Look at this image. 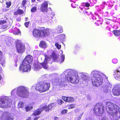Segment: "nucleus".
I'll return each instance as SVG.
<instances>
[{
	"instance_id": "nucleus-1",
	"label": "nucleus",
	"mask_w": 120,
	"mask_h": 120,
	"mask_svg": "<svg viewBox=\"0 0 120 120\" xmlns=\"http://www.w3.org/2000/svg\"><path fill=\"white\" fill-rule=\"evenodd\" d=\"M106 107L107 112L113 117V120H117L120 118V114L118 113V110L115 108L114 103L107 102L106 103Z\"/></svg>"
},
{
	"instance_id": "nucleus-2",
	"label": "nucleus",
	"mask_w": 120,
	"mask_h": 120,
	"mask_svg": "<svg viewBox=\"0 0 120 120\" xmlns=\"http://www.w3.org/2000/svg\"><path fill=\"white\" fill-rule=\"evenodd\" d=\"M33 60V57L30 55L26 56L23 60L22 64L19 67V70L20 71L24 72L30 71L31 66L30 64L31 63Z\"/></svg>"
},
{
	"instance_id": "nucleus-3",
	"label": "nucleus",
	"mask_w": 120,
	"mask_h": 120,
	"mask_svg": "<svg viewBox=\"0 0 120 120\" xmlns=\"http://www.w3.org/2000/svg\"><path fill=\"white\" fill-rule=\"evenodd\" d=\"M50 31V30L49 28L43 30L35 28L33 31V34L36 38H44L49 35Z\"/></svg>"
},
{
	"instance_id": "nucleus-4",
	"label": "nucleus",
	"mask_w": 120,
	"mask_h": 120,
	"mask_svg": "<svg viewBox=\"0 0 120 120\" xmlns=\"http://www.w3.org/2000/svg\"><path fill=\"white\" fill-rule=\"evenodd\" d=\"M50 87V84L45 81H41L36 85L35 89L40 93L45 92L49 89Z\"/></svg>"
},
{
	"instance_id": "nucleus-5",
	"label": "nucleus",
	"mask_w": 120,
	"mask_h": 120,
	"mask_svg": "<svg viewBox=\"0 0 120 120\" xmlns=\"http://www.w3.org/2000/svg\"><path fill=\"white\" fill-rule=\"evenodd\" d=\"M91 80L93 85L96 87H99L102 85L103 83L102 77L97 72H95L93 74Z\"/></svg>"
},
{
	"instance_id": "nucleus-6",
	"label": "nucleus",
	"mask_w": 120,
	"mask_h": 120,
	"mask_svg": "<svg viewBox=\"0 0 120 120\" xmlns=\"http://www.w3.org/2000/svg\"><path fill=\"white\" fill-rule=\"evenodd\" d=\"M93 110L96 115L101 116L104 112V106L102 103H98L94 106Z\"/></svg>"
},
{
	"instance_id": "nucleus-7",
	"label": "nucleus",
	"mask_w": 120,
	"mask_h": 120,
	"mask_svg": "<svg viewBox=\"0 0 120 120\" xmlns=\"http://www.w3.org/2000/svg\"><path fill=\"white\" fill-rule=\"evenodd\" d=\"M17 94L19 96L23 98H27L30 93L28 90L23 86L20 87L17 90Z\"/></svg>"
},
{
	"instance_id": "nucleus-8",
	"label": "nucleus",
	"mask_w": 120,
	"mask_h": 120,
	"mask_svg": "<svg viewBox=\"0 0 120 120\" xmlns=\"http://www.w3.org/2000/svg\"><path fill=\"white\" fill-rule=\"evenodd\" d=\"M11 102L8 97H5L3 99H0V107L4 108H7L9 106Z\"/></svg>"
},
{
	"instance_id": "nucleus-9",
	"label": "nucleus",
	"mask_w": 120,
	"mask_h": 120,
	"mask_svg": "<svg viewBox=\"0 0 120 120\" xmlns=\"http://www.w3.org/2000/svg\"><path fill=\"white\" fill-rule=\"evenodd\" d=\"M15 47L17 52L19 53H23L25 49V46L24 44L18 41H16Z\"/></svg>"
},
{
	"instance_id": "nucleus-10",
	"label": "nucleus",
	"mask_w": 120,
	"mask_h": 120,
	"mask_svg": "<svg viewBox=\"0 0 120 120\" xmlns=\"http://www.w3.org/2000/svg\"><path fill=\"white\" fill-rule=\"evenodd\" d=\"M112 94L115 96H117L120 95V85L115 86L112 90Z\"/></svg>"
},
{
	"instance_id": "nucleus-11",
	"label": "nucleus",
	"mask_w": 120,
	"mask_h": 120,
	"mask_svg": "<svg viewBox=\"0 0 120 120\" xmlns=\"http://www.w3.org/2000/svg\"><path fill=\"white\" fill-rule=\"evenodd\" d=\"M62 99L66 102L72 103L75 101L73 97L62 96Z\"/></svg>"
},
{
	"instance_id": "nucleus-12",
	"label": "nucleus",
	"mask_w": 120,
	"mask_h": 120,
	"mask_svg": "<svg viewBox=\"0 0 120 120\" xmlns=\"http://www.w3.org/2000/svg\"><path fill=\"white\" fill-rule=\"evenodd\" d=\"M113 75L115 78L120 81V67L114 71Z\"/></svg>"
},
{
	"instance_id": "nucleus-13",
	"label": "nucleus",
	"mask_w": 120,
	"mask_h": 120,
	"mask_svg": "<svg viewBox=\"0 0 120 120\" xmlns=\"http://www.w3.org/2000/svg\"><path fill=\"white\" fill-rule=\"evenodd\" d=\"M48 6L47 2L45 1L41 5L40 9L41 11L42 12H46L47 10Z\"/></svg>"
},
{
	"instance_id": "nucleus-14",
	"label": "nucleus",
	"mask_w": 120,
	"mask_h": 120,
	"mask_svg": "<svg viewBox=\"0 0 120 120\" xmlns=\"http://www.w3.org/2000/svg\"><path fill=\"white\" fill-rule=\"evenodd\" d=\"M42 111L44 110L46 112H49L52 108V104H49L48 106L45 105L41 108Z\"/></svg>"
},
{
	"instance_id": "nucleus-15",
	"label": "nucleus",
	"mask_w": 120,
	"mask_h": 120,
	"mask_svg": "<svg viewBox=\"0 0 120 120\" xmlns=\"http://www.w3.org/2000/svg\"><path fill=\"white\" fill-rule=\"evenodd\" d=\"M42 112L41 108H38L34 111L32 115L34 116H38Z\"/></svg>"
},
{
	"instance_id": "nucleus-16",
	"label": "nucleus",
	"mask_w": 120,
	"mask_h": 120,
	"mask_svg": "<svg viewBox=\"0 0 120 120\" xmlns=\"http://www.w3.org/2000/svg\"><path fill=\"white\" fill-rule=\"evenodd\" d=\"M48 63V60L47 58V57H45L44 60L43 62L42 63H40L42 66L45 69H47L48 67L47 66V64Z\"/></svg>"
},
{
	"instance_id": "nucleus-17",
	"label": "nucleus",
	"mask_w": 120,
	"mask_h": 120,
	"mask_svg": "<svg viewBox=\"0 0 120 120\" xmlns=\"http://www.w3.org/2000/svg\"><path fill=\"white\" fill-rule=\"evenodd\" d=\"M39 46L42 48H46L47 46L46 42L43 41H41L39 44Z\"/></svg>"
},
{
	"instance_id": "nucleus-18",
	"label": "nucleus",
	"mask_w": 120,
	"mask_h": 120,
	"mask_svg": "<svg viewBox=\"0 0 120 120\" xmlns=\"http://www.w3.org/2000/svg\"><path fill=\"white\" fill-rule=\"evenodd\" d=\"M24 12L23 11L20 9H18L16 11L14 12V15H20L23 14Z\"/></svg>"
},
{
	"instance_id": "nucleus-19",
	"label": "nucleus",
	"mask_w": 120,
	"mask_h": 120,
	"mask_svg": "<svg viewBox=\"0 0 120 120\" xmlns=\"http://www.w3.org/2000/svg\"><path fill=\"white\" fill-rule=\"evenodd\" d=\"M50 17H49V19L52 21H55L56 20L55 17L54 16V14L51 13L50 14Z\"/></svg>"
},
{
	"instance_id": "nucleus-20",
	"label": "nucleus",
	"mask_w": 120,
	"mask_h": 120,
	"mask_svg": "<svg viewBox=\"0 0 120 120\" xmlns=\"http://www.w3.org/2000/svg\"><path fill=\"white\" fill-rule=\"evenodd\" d=\"M60 40L63 41L65 39V35L64 34H61L58 36Z\"/></svg>"
},
{
	"instance_id": "nucleus-21",
	"label": "nucleus",
	"mask_w": 120,
	"mask_h": 120,
	"mask_svg": "<svg viewBox=\"0 0 120 120\" xmlns=\"http://www.w3.org/2000/svg\"><path fill=\"white\" fill-rule=\"evenodd\" d=\"M66 79L68 82H70L72 83V82L73 80V79L71 77H69L68 75L66 77Z\"/></svg>"
},
{
	"instance_id": "nucleus-22",
	"label": "nucleus",
	"mask_w": 120,
	"mask_h": 120,
	"mask_svg": "<svg viewBox=\"0 0 120 120\" xmlns=\"http://www.w3.org/2000/svg\"><path fill=\"white\" fill-rule=\"evenodd\" d=\"M8 115L6 117L5 120H12V118L10 113L7 112Z\"/></svg>"
},
{
	"instance_id": "nucleus-23",
	"label": "nucleus",
	"mask_w": 120,
	"mask_h": 120,
	"mask_svg": "<svg viewBox=\"0 0 120 120\" xmlns=\"http://www.w3.org/2000/svg\"><path fill=\"white\" fill-rule=\"evenodd\" d=\"M57 32L58 33H61L63 31L62 27L60 26H59L57 29Z\"/></svg>"
},
{
	"instance_id": "nucleus-24",
	"label": "nucleus",
	"mask_w": 120,
	"mask_h": 120,
	"mask_svg": "<svg viewBox=\"0 0 120 120\" xmlns=\"http://www.w3.org/2000/svg\"><path fill=\"white\" fill-rule=\"evenodd\" d=\"M51 57L54 59V60H56L58 57L55 53L54 52H53L51 55Z\"/></svg>"
},
{
	"instance_id": "nucleus-25",
	"label": "nucleus",
	"mask_w": 120,
	"mask_h": 120,
	"mask_svg": "<svg viewBox=\"0 0 120 120\" xmlns=\"http://www.w3.org/2000/svg\"><path fill=\"white\" fill-rule=\"evenodd\" d=\"M79 78L78 76H77L75 77V78L74 81H72V83L75 84H77L78 82L79 81Z\"/></svg>"
},
{
	"instance_id": "nucleus-26",
	"label": "nucleus",
	"mask_w": 120,
	"mask_h": 120,
	"mask_svg": "<svg viewBox=\"0 0 120 120\" xmlns=\"http://www.w3.org/2000/svg\"><path fill=\"white\" fill-rule=\"evenodd\" d=\"M68 106V109H73L75 108V105L74 104H71L69 105Z\"/></svg>"
},
{
	"instance_id": "nucleus-27",
	"label": "nucleus",
	"mask_w": 120,
	"mask_h": 120,
	"mask_svg": "<svg viewBox=\"0 0 120 120\" xmlns=\"http://www.w3.org/2000/svg\"><path fill=\"white\" fill-rule=\"evenodd\" d=\"M68 112V110L67 109H64L62 110L60 112V114L61 115H64L66 114Z\"/></svg>"
},
{
	"instance_id": "nucleus-28",
	"label": "nucleus",
	"mask_w": 120,
	"mask_h": 120,
	"mask_svg": "<svg viewBox=\"0 0 120 120\" xmlns=\"http://www.w3.org/2000/svg\"><path fill=\"white\" fill-rule=\"evenodd\" d=\"M5 4L6 5V7L7 8H9L11 5V2L10 1L7 2Z\"/></svg>"
},
{
	"instance_id": "nucleus-29",
	"label": "nucleus",
	"mask_w": 120,
	"mask_h": 120,
	"mask_svg": "<svg viewBox=\"0 0 120 120\" xmlns=\"http://www.w3.org/2000/svg\"><path fill=\"white\" fill-rule=\"evenodd\" d=\"M33 107L32 106L30 107L29 106H27L25 108V109L26 112H28L30 111L32 109Z\"/></svg>"
},
{
	"instance_id": "nucleus-30",
	"label": "nucleus",
	"mask_w": 120,
	"mask_h": 120,
	"mask_svg": "<svg viewBox=\"0 0 120 120\" xmlns=\"http://www.w3.org/2000/svg\"><path fill=\"white\" fill-rule=\"evenodd\" d=\"M24 105L23 103L21 101H19L18 104V107L20 108L22 107Z\"/></svg>"
},
{
	"instance_id": "nucleus-31",
	"label": "nucleus",
	"mask_w": 120,
	"mask_h": 120,
	"mask_svg": "<svg viewBox=\"0 0 120 120\" xmlns=\"http://www.w3.org/2000/svg\"><path fill=\"white\" fill-rule=\"evenodd\" d=\"M27 1L26 0H23L22 2L21 5L22 7H24L26 4Z\"/></svg>"
},
{
	"instance_id": "nucleus-32",
	"label": "nucleus",
	"mask_w": 120,
	"mask_h": 120,
	"mask_svg": "<svg viewBox=\"0 0 120 120\" xmlns=\"http://www.w3.org/2000/svg\"><path fill=\"white\" fill-rule=\"evenodd\" d=\"M57 102L58 105H60L63 104L64 102L61 99H59L57 100Z\"/></svg>"
},
{
	"instance_id": "nucleus-33",
	"label": "nucleus",
	"mask_w": 120,
	"mask_h": 120,
	"mask_svg": "<svg viewBox=\"0 0 120 120\" xmlns=\"http://www.w3.org/2000/svg\"><path fill=\"white\" fill-rule=\"evenodd\" d=\"M37 10V8L35 6L33 7L31 10V11L32 13H34L36 12Z\"/></svg>"
},
{
	"instance_id": "nucleus-34",
	"label": "nucleus",
	"mask_w": 120,
	"mask_h": 120,
	"mask_svg": "<svg viewBox=\"0 0 120 120\" xmlns=\"http://www.w3.org/2000/svg\"><path fill=\"white\" fill-rule=\"evenodd\" d=\"M14 32L15 34L16 35L20 33V30L18 29H16L15 30H14Z\"/></svg>"
},
{
	"instance_id": "nucleus-35",
	"label": "nucleus",
	"mask_w": 120,
	"mask_h": 120,
	"mask_svg": "<svg viewBox=\"0 0 120 120\" xmlns=\"http://www.w3.org/2000/svg\"><path fill=\"white\" fill-rule=\"evenodd\" d=\"M41 64H38L36 65L35 68L37 69H39L42 68V67L41 65Z\"/></svg>"
},
{
	"instance_id": "nucleus-36",
	"label": "nucleus",
	"mask_w": 120,
	"mask_h": 120,
	"mask_svg": "<svg viewBox=\"0 0 120 120\" xmlns=\"http://www.w3.org/2000/svg\"><path fill=\"white\" fill-rule=\"evenodd\" d=\"M55 45L58 49H60L61 48V45H59L58 43H56Z\"/></svg>"
},
{
	"instance_id": "nucleus-37",
	"label": "nucleus",
	"mask_w": 120,
	"mask_h": 120,
	"mask_svg": "<svg viewBox=\"0 0 120 120\" xmlns=\"http://www.w3.org/2000/svg\"><path fill=\"white\" fill-rule=\"evenodd\" d=\"M82 79L84 81H86L88 79V77L86 75H83Z\"/></svg>"
},
{
	"instance_id": "nucleus-38",
	"label": "nucleus",
	"mask_w": 120,
	"mask_h": 120,
	"mask_svg": "<svg viewBox=\"0 0 120 120\" xmlns=\"http://www.w3.org/2000/svg\"><path fill=\"white\" fill-rule=\"evenodd\" d=\"M117 60L116 59H113L112 60V62L114 64H116L117 62Z\"/></svg>"
},
{
	"instance_id": "nucleus-39",
	"label": "nucleus",
	"mask_w": 120,
	"mask_h": 120,
	"mask_svg": "<svg viewBox=\"0 0 120 120\" xmlns=\"http://www.w3.org/2000/svg\"><path fill=\"white\" fill-rule=\"evenodd\" d=\"M6 21L5 20H0V25H2L3 24L6 23Z\"/></svg>"
},
{
	"instance_id": "nucleus-40",
	"label": "nucleus",
	"mask_w": 120,
	"mask_h": 120,
	"mask_svg": "<svg viewBox=\"0 0 120 120\" xmlns=\"http://www.w3.org/2000/svg\"><path fill=\"white\" fill-rule=\"evenodd\" d=\"M30 22L29 21L28 22H25L24 23V25L26 27H28L29 23Z\"/></svg>"
},
{
	"instance_id": "nucleus-41",
	"label": "nucleus",
	"mask_w": 120,
	"mask_h": 120,
	"mask_svg": "<svg viewBox=\"0 0 120 120\" xmlns=\"http://www.w3.org/2000/svg\"><path fill=\"white\" fill-rule=\"evenodd\" d=\"M90 5L88 3L86 2L85 4V6L86 7H89L90 6Z\"/></svg>"
},
{
	"instance_id": "nucleus-42",
	"label": "nucleus",
	"mask_w": 120,
	"mask_h": 120,
	"mask_svg": "<svg viewBox=\"0 0 120 120\" xmlns=\"http://www.w3.org/2000/svg\"><path fill=\"white\" fill-rule=\"evenodd\" d=\"M61 58L62 59L61 62H63L64 58V56L63 55H62L61 56Z\"/></svg>"
},
{
	"instance_id": "nucleus-43",
	"label": "nucleus",
	"mask_w": 120,
	"mask_h": 120,
	"mask_svg": "<svg viewBox=\"0 0 120 120\" xmlns=\"http://www.w3.org/2000/svg\"><path fill=\"white\" fill-rule=\"evenodd\" d=\"M83 13L85 14H86V15H88V12L85 10H84L83 11Z\"/></svg>"
},
{
	"instance_id": "nucleus-44",
	"label": "nucleus",
	"mask_w": 120,
	"mask_h": 120,
	"mask_svg": "<svg viewBox=\"0 0 120 120\" xmlns=\"http://www.w3.org/2000/svg\"><path fill=\"white\" fill-rule=\"evenodd\" d=\"M40 117V116L35 117L34 118L33 120H37Z\"/></svg>"
},
{
	"instance_id": "nucleus-45",
	"label": "nucleus",
	"mask_w": 120,
	"mask_h": 120,
	"mask_svg": "<svg viewBox=\"0 0 120 120\" xmlns=\"http://www.w3.org/2000/svg\"><path fill=\"white\" fill-rule=\"evenodd\" d=\"M16 20L18 22H20L21 21V19L20 17H18L16 19Z\"/></svg>"
},
{
	"instance_id": "nucleus-46",
	"label": "nucleus",
	"mask_w": 120,
	"mask_h": 120,
	"mask_svg": "<svg viewBox=\"0 0 120 120\" xmlns=\"http://www.w3.org/2000/svg\"><path fill=\"white\" fill-rule=\"evenodd\" d=\"M7 27V26L6 25H2V28L4 29H5Z\"/></svg>"
},
{
	"instance_id": "nucleus-47",
	"label": "nucleus",
	"mask_w": 120,
	"mask_h": 120,
	"mask_svg": "<svg viewBox=\"0 0 120 120\" xmlns=\"http://www.w3.org/2000/svg\"><path fill=\"white\" fill-rule=\"evenodd\" d=\"M74 5V6H73V4H71V6H72V7L73 8H75L76 7V6H75V4H73Z\"/></svg>"
},
{
	"instance_id": "nucleus-48",
	"label": "nucleus",
	"mask_w": 120,
	"mask_h": 120,
	"mask_svg": "<svg viewBox=\"0 0 120 120\" xmlns=\"http://www.w3.org/2000/svg\"><path fill=\"white\" fill-rule=\"evenodd\" d=\"M35 0H31V2L32 3H33L35 2Z\"/></svg>"
},
{
	"instance_id": "nucleus-49",
	"label": "nucleus",
	"mask_w": 120,
	"mask_h": 120,
	"mask_svg": "<svg viewBox=\"0 0 120 120\" xmlns=\"http://www.w3.org/2000/svg\"><path fill=\"white\" fill-rule=\"evenodd\" d=\"M75 48L76 49H77L78 48H79V47L77 45H76V46H75Z\"/></svg>"
},
{
	"instance_id": "nucleus-50",
	"label": "nucleus",
	"mask_w": 120,
	"mask_h": 120,
	"mask_svg": "<svg viewBox=\"0 0 120 120\" xmlns=\"http://www.w3.org/2000/svg\"><path fill=\"white\" fill-rule=\"evenodd\" d=\"M28 17H25V19L26 20V21L28 19Z\"/></svg>"
},
{
	"instance_id": "nucleus-51",
	"label": "nucleus",
	"mask_w": 120,
	"mask_h": 120,
	"mask_svg": "<svg viewBox=\"0 0 120 120\" xmlns=\"http://www.w3.org/2000/svg\"><path fill=\"white\" fill-rule=\"evenodd\" d=\"M2 78L1 76L0 75V81L1 80V79Z\"/></svg>"
},
{
	"instance_id": "nucleus-52",
	"label": "nucleus",
	"mask_w": 120,
	"mask_h": 120,
	"mask_svg": "<svg viewBox=\"0 0 120 120\" xmlns=\"http://www.w3.org/2000/svg\"><path fill=\"white\" fill-rule=\"evenodd\" d=\"M57 118V119H58V118L57 117H55V119L56 118Z\"/></svg>"
},
{
	"instance_id": "nucleus-53",
	"label": "nucleus",
	"mask_w": 120,
	"mask_h": 120,
	"mask_svg": "<svg viewBox=\"0 0 120 120\" xmlns=\"http://www.w3.org/2000/svg\"><path fill=\"white\" fill-rule=\"evenodd\" d=\"M59 85H61V83H60V84H59Z\"/></svg>"
},
{
	"instance_id": "nucleus-54",
	"label": "nucleus",
	"mask_w": 120,
	"mask_h": 120,
	"mask_svg": "<svg viewBox=\"0 0 120 120\" xmlns=\"http://www.w3.org/2000/svg\"><path fill=\"white\" fill-rule=\"evenodd\" d=\"M101 24V23H100V24Z\"/></svg>"
},
{
	"instance_id": "nucleus-55",
	"label": "nucleus",
	"mask_w": 120,
	"mask_h": 120,
	"mask_svg": "<svg viewBox=\"0 0 120 120\" xmlns=\"http://www.w3.org/2000/svg\"><path fill=\"white\" fill-rule=\"evenodd\" d=\"M103 119H104V118H103V119H102V120H103Z\"/></svg>"
},
{
	"instance_id": "nucleus-56",
	"label": "nucleus",
	"mask_w": 120,
	"mask_h": 120,
	"mask_svg": "<svg viewBox=\"0 0 120 120\" xmlns=\"http://www.w3.org/2000/svg\"><path fill=\"white\" fill-rule=\"evenodd\" d=\"M98 25H99V24L98 23Z\"/></svg>"
},
{
	"instance_id": "nucleus-57",
	"label": "nucleus",
	"mask_w": 120,
	"mask_h": 120,
	"mask_svg": "<svg viewBox=\"0 0 120 120\" xmlns=\"http://www.w3.org/2000/svg\"><path fill=\"white\" fill-rule=\"evenodd\" d=\"M70 1H72V0H70Z\"/></svg>"
},
{
	"instance_id": "nucleus-58",
	"label": "nucleus",
	"mask_w": 120,
	"mask_h": 120,
	"mask_svg": "<svg viewBox=\"0 0 120 120\" xmlns=\"http://www.w3.org/2000/svg\"><path fill=\"white\" fill-rule=\"evenodd\" d=\"M119 0L120 1V0Z\"/></svg>"
}]
</instances>
